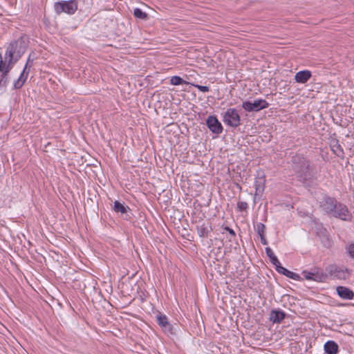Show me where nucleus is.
<instances>
[{"label":"nucleus","instance_id":"9b49d317","mask_svg":"<svg viewBox=\"0 0 354 354\" xmlns=\"http://www.w3.org/2000/svg\"><path fill=\"white\" fill-rule=\"evenodd\" d=\"M196 229L200 237L206 238L212 230L211 224L204 221H198L196 225Z\"/></svg>","mask_w":354,"mask_h":354},{"label":"nucleus","instance_id":"cd10ccee","mask_svg":"<svg viewBox=\"0 0 354 354\" xmlns=\"http://www.w3.org/2000/svg\"><path fill=\"white\" fill-rule=\"evenodd\" d=\"M349 256L354 259V243H351L347 248Z\"/></svg>","mask_w":354,"mask_h":354},{"label":"nucleus","instance_id":"6e6552de","mask_svg":"<svg viewBox=\"0 0 354 354\" xmlns=\"http://www.w3.org/2000/svg\"><path fill=\"white\" fill-rule=\"evenodd\" d=\"M325 272L328 274V278L330 277L337 279H346L348 276L347 269H344L336 265H329L326 267Z\"/></svg>","mask_w":354,"mask_h":354},{"label":"nucleus","instance_id":"4be33fe9","mask_svg":"<svg viewBox=\"0 0 354 354\" xmlns=\"http://www.w3.org/2000/svg\"><path fill=\"white\" fill-rule=\"evenodd\" d=\"M133 15L136 18L141 20H147L148 19V15L138 8L133 10Z\"/></svg>","mask_w":354,"mask_h":354},{"label":"nucleus","instance_id":"7c9ffc66","mask_svg":"<svg viewBox=\"0 0 354 354\" xmlns=\"http://www.w3.org/2000/svg\"><path fill=\"white\" fill-rule=\"evenodd\" d=\"M260 239H261V243L263 245H267L268 244V241H267V239L266 238V235L260 236Z\"/></svg>","mask_w":354,"mask_h":354},{"label":"nucleus","instance_id":"f8f14e48","mask_svg":"<svg viewBox=\"0 0 354 354\" xmlns=\"http://www.w3.org/2000/svg\"><path fill=\"white\" fill-rule=\"evenodd\" d=\"M336 291L339 297L343 299H353L354 297V292L350 288L345 286H337L336 288Z\"/></svg>","mask_w":354,"mask_h":354},{"label":"nucleus","instance_id":"c85d7f7f","mask_svg":"<svg viewBox=\"0 0 354 354\" xmlns=\"http://www.w3.org/2000/svg\"><path fill=\"white\" fill-rule=\"evenodd\" d=\"M32 61L30 60V56H29L26 64L24 68H26V71H29L30 68L32 66Z\"/></svg>","mask_w":354,"mask_h":354},{"label":"nucleus","instance_id":"4468645a","mask_svg":"<svg viewBox=\"0 0 354 354\" xmlns=\"http://www.w3.org/2000/svg\"><path fill=\"white\" fill-rule=\"evenodd\" d=\"M275 269L279 273L283 274L290 279H294L295 281L301 280V278L299 276V274L288 270L286 268L283 267L281 264L279 265Z\"/></svg>","mask_w":354,"mask_h":354},{"label":"nucleus","instance_id":"f3484780","mask_svg":"<svg viewBox=\"0 0 354 354\" xmlns=\"http://www.w3.org/2000/svg\"><path fill=\"white\" fill-rule=\"evenodd\" d=\"M326 354H337L339 351L338 344L334 341H327L324 346Z\"/></svg>","mask_w":354,"mask_h":354},{"label":"nucleus","instance_id":"20e7f679","mask_svg":"<svg viewBox=\"0 0 354 354\" xmlns=\"http://www.w3.org/2000/svg\"><path fill=\"white\" fill-rule=\"evenodd\" d=\"M301 274L306 279L317 282H324L328 279V274L317 267L311 268L310 271L304 270Z\"/></svg>","mask_w":354,"mask_h":354},{"label":"nucleus","instance_id":"ddd939ff","mask_svg":"<svg viewBox=\"0 0 354 354\" xmlns=\"http://www.w3.org/2000/svg\"><path fill=\"white\" fill-rule=\"evenodd\" d=\"M286 317L284 311L280 309H272L270 313V321L273 323H281Z\"/></svg>","mask_w":354,"mask_h":354},{"label":"nucleus","instance_id":"9d476101","mask_svg":"<svg viewBox=\"0 0 354 354\" xmlns=\"http://www.w3.org/2000/svg\"><path fill=\"white\" fill-rule=\"evenodd\" d=\"M206 125L213 133L219 135L223 132V126L215 115H209L207 118Z\"/></svg>","mask_w":354,"mask_h":354},{"label":"nucleus","instance_id":"393cba45","mask_svg":"<svg viewBox=\"0 0 354 354\" xmlns=\"http://www.w3.org/2000/svg\"><path fill=\"white\" fill-rule=\"evenodd\" d=\"M254 227L259 236L266 235V227L263 223H258Z\"/></svg>","mask_w":354,"mask_h":354},{"label":"nucleus","instance_id":"f257e3e1","mask_svg":"<svg viewBox=\"0 0 354 354\" xmlns=\"http://www.w3.org/2000/svg\"><path fill=\"white\" fill-rule=\"evenodd\" d=\"M27 43L20 38L10 43L4 57L0 53V91L4 92L9 81V73L22 57L27 48Z\"/></svg>","mask_w":354,"mask_h":354},{"label":"nucleus","instance_id":"b1692460","mask_svg":"<svg viewBox=\"0 0 354 354\" xmlns=\"http://www.w3.org/2000/svg\"><path fill=\"white\" fill-rule=\"evenodd\" d=\"M170 83L172 85L178 86L183 84H187L183 78L179 76H173L171 78Z\"/></svg>","mask_w":354,"mask_h":354},{"label":"nucleus","instance_id":"412c9836","mask_svg":"<svg viewBox=\"0 0 354 354\" xmlns=\"http://www.w3.org/2000/svg\"><path fill=\"white\" fill-rule=\"evenodd\" d=\"M156 322L162 328L164 326H165L167 323H169L168 318L165 315L158 313L156 317Z\"/></svg>","mask_w":354,"mask_h":354},{"label":"nucleus","instance_id":"7ed1b4c3","mask_svg":"<svg viewBox=\"0 0 354 354\" xmlns=\"http://www.w3.org/2000/svg\"><path fill=\"white\" fill-rule=\"evenodd\" d=\"M79 0L59 1L54 3L53 8L57 15L64 12L73 15L78 9Z\"/></svg>","mask_w":354,"mask_h":354},{"label":"nucleus","instance_id":"c756f323","mask_svg":"<svg viewBox=\"0 0 354 354\" xmlns=\"http://www.w3.org/2000/svg\"><path fill=\"white\" fill-rule=\"evenodd\" d=\"M224 230H225V231L228 232H229V234H230L231 236H235V235H236L235 232H234L232 229H231L230 227H229L226 226V227H224Z\"/></svg>","mask_w":354,"mask_h":354},{"label":"nucleus","instance_id":"bb28decb","mask_svg":"<svg viewBox=\"0 0 354 354\" xmlns=\"http://www.w3.org/2000/svg\"><path fill=\"white\" fill-rule=\"evenodd\" d=\"M193 85L201 92H208L209 91V88L207 86H202V85H198V84H193Z\"/></svg>","mask_w":354,"mask_h":354},{"label":"nucleus","instance_id":"a878e982","mask_svg":"<svg viewBox=\"0 0 354 354\" xmlns=\"http://www.w3.org/2000/svg\"><path fill=\"white\" fill-rule=\"evenodd\" d=\"M237 209L239 212L246 211L248 208V204L246 202L239 201L237 203Z\"/></svg>","mask_w":354,"mask_h":354},{"label":"nucleus","instance_id":"aec40b11","mask_svg":"<svg viewBox=\"0 0 354 354\" xmlns=\"http://www.w3.org/2000/svg\"><path fill=\"white\" fill-rule=\"evenodd\" d=\"M332 151L337 156H343L344 150L341 145L339 144L338 140L333 141L330 145Z\"/></svg>","mask_w":354,"mask_h":354},{"label":"nucleus","instance_id":"0eeeda50","mask_svg":"<svg viewBox=\"0 0 354 354\" xmlns=\"http://www.w3.org/2000/svg\"><path fill=\"white\" fill-rule=\"evenodd\" d=\"M331 216L346 221L351 220L352 215L346 205L337 201Z\"/></svg>","mask_w":354,"mask_h":354},{"label":"nucleus","instance_id":"f03ea898","mask_svg":"<svg viewBox=\"0 0 354 354\" xmlns=\"http://www.w3.org/2000/svg\"><path fill=\"white\" fill-rule=\"evenodd\" d=\"M291 165L292 170L298 179L303 183H307L311 178L312 167L310 161L301 154H296L292 157Z\"/></svg>","mask_w":354,"mask_h":354},{"label":"nucleus","instance_id":"a211bd4d","mask_svg":"<svg viewBox=\"0 0 354 354\" xmlns=\"http://www.w3.org/2000/svg\"><path fill=\"white\" fill-rule=\"evenodd\" d=\"M113 210L116 213H121V214H126V219H129L127 212L128 211H130V208L125 205L124 203H120L118 201H115L113 204Z\"/></svg>","mask_w":354,"mask_h":354},{"label":"nucleus","instance_id":"2eb2a0df","mask_svg":"<svg viewBox=\"0 0 354 354\" xmlns=\"http://www.w3.org/2000/svg\"><path fill=\"white\" fill-rule=\"evenodd\" d=\"M311 76L312 74L310 71H301L295 74V80L297 83L305 84L310 79Z\"/></svg>","mask_w":354,"mask_h":354},{"label":"nucleus","instance_id":"1a4fd4ad","mask_svg":"<svg viewBox=\"0 0 354 354\" xmlns=\"http://www.w3.org/2000/svg\"><path fill=\"white\" fill-rule=\"evenodd\" d=\"M337 203L335 198L325 195L319 202V207L323 212L332 216Z\"/></svg>","mask_w":354,"mask_h":354},{"label":"nucleus","instance_id":"dca6fc26","mask_svg":"<svg viewBox=\"0 0 354 354\" xmlns=\"http://www.w3.org/2000/svg\"><path fill=\"white\" fill-rule=\"evenodd\" d=\"M28 74L29 71H26V68H24L19 77L14 82V89H19L24 86L28 78Z\"/></svg>","mask_w":354,"mask_h":354},{"label":"nucleus","instance_id":"423d86ee","mask_svg":"<svg viewBox=\"0 0 354 354\" xmlns=\"http://www.w3.org/2000/svg\"><path fill=\"white\" fill-rule=\"evenodd\" d=\"M223 120L225 124L234 128L241 124L240 115L238 111L234 108H230L225 111Z\"/></svg>","mask_w":354,"mask_h":354},{"label":"nucleus","instance_id":"6ab92c4d","mask_svg":"<svg viewBox=\"0 0 354 354\" xmlns=\"http://www.w3.org/2000/svg\"><path fill=\"white\" fill-rule=\"evenodd\" d=\"M266 253L267 256L269 257L270 262L275 266V268L280 265V262L277 257L274 255L273 251L270 248H266Z\"/></svg>","mask_w":354,"mask_h":354},{"label":"nucleus","instance_id":"39448f33","mask_svg":"<svg viewBox=\"0 0 354 354\" xmlns=\"http://www.w3.org/2000/svg\"><path fill=\"white\" fill-rule=\"evenodd\" d=\"M269 103L263 99L255 100L253 102L245 101L242 103V108L248 112H258L269 106Z\"/></svg>","mask_w":354,"mask_h":354},{"label":"nucleus","instance_id":"5701e85b","mask_svg":"<svg viewBox=\"0 0 354 354\" xmlns=\"http://www.w3.org/2000/svg\"><path fill=\"white\" fill-rule=\"evenodd\" d=\"M162 330H163V332L166 334H167V335H176V328L174 327V326H173L172 324H171L169 322L167 323V324L164 326Z\"/></svg>","mask_w":354,"mask_h":354}]
</instances>
